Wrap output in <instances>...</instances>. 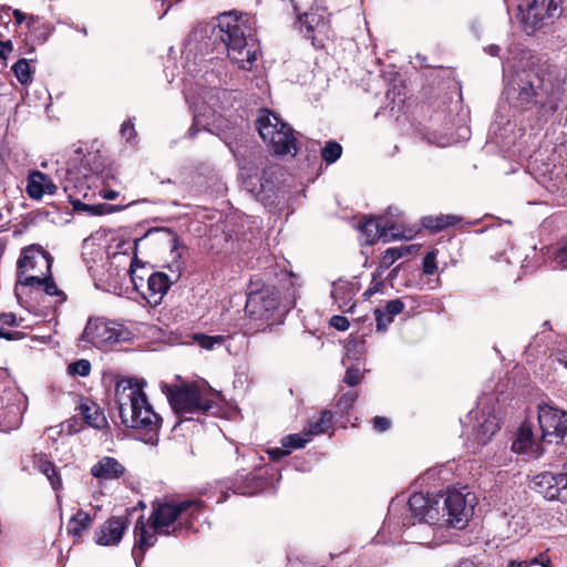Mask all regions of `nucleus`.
Masks as SVG:
<instances>
[{"instance_id": "1", "label": "nucleus", "mask_w": 567, "mask_h": 567, "mask_svg": "<svg viewBox=\"0 0 567 567\" xmlns=\"http://www.w3.org/2000/svg\"><path fill=\"white\" fill-rule=\"evenodd\" d=\"M504 94L518 110L533 107L555 111L564 95V84L551 72H545L528 50H519L513 60L503 62Z\"/></svg>"}, {"instance_id": "2", "label": "nucleus", "mask_w": 567, "mask_h": 567, "mask_svg": "<svg viewBox=\"0 0 567 567\" xmlns=\"http://www.w3.org/2000/svg\"><path fill=\"white\" fill-rule=\"evenodd\" d=\"M146 382L138 379H123L116 383L115 401L122 423L132 429L145 431L150 437L148 443L156 441L162 424L144 391Z\"/></svg>"}, {"instance_id": "3", "label": "nucleus", "mask_w": 567, "mask_h": 567, "mask_svg": "<svg viewBox=\"0 0 567 567\" xmlns=\"http://www.w3.org/2000/svg\"><path fill=\"white\" fill-rule=\"evenodd\" d=\"M203 507L199 499H186L179 503H162L154 506L150 517V533L143 516L138 518L135 525L134 535L136 544L141 549L153 546L156 542V535H177L184 529H188V520L195 516Z\"/></svg>"}, {"instance_id": "4", "label": "nucleus", "mask_w": 567, "mask_h": 567, "mask_svg": "<svg viewBox=\"0 0 567 567\" xmlns=\"http://www.w3.org/2000/svg\"><path fill=\"white\" fill-rule=\"evenodd\" d=\"M219 38L227 48L230 61L239 69L250 71L259 52L249 18L236 12H224L218 17Z\"/></svg>"}, {"instance_id": "5", "label": "nucleus", "mask_w": 567, "mask_h": 567, "mask_svg": "<svg viewBox=\"0 0 567 567\" xmlns=\"http://www.w3.org/2000/svg\"><path fill=\"white\" fill-rule=\"evenodd\" d=\"M220 394L205 384H186L169 388L167 398L178 415L205 413L214 408Z\"/></svg>"}, {"instance_id": "6", "label": "nucleus", "mask_w": 567, "mask_h": 567, "mask_svg": "<svg viewBox=\"0 0 567 567\" xmlns=\"http://www.w3.org/2000/svg\"><path fill=\"white\" fill-rule=\"evenodd\" d=\"M256 127L274 154L293 156L297 153V141L292 128L275 113L268 110L261 111L256 121Z\"/></svg>"}, {"instance_id": "7", "label": "nucleus", "mask_w": 567, "mask_h": 567, "mask_svg": "<svg viewBox=\"0 0 567 567\" xmlns=\"http://www.w3.org/2000/svg\"><path fill=\"white\" fill-rule=\"evenodd\" d=\"M518 12L523 30L532 35L560 16V0H520Z\"/></svg>"}, {"instance_id": "8", "label": "nucleus", "mask_w": 567, "mask_h": 567, "mask_svg": "<svg viewBox=\"0 0 567 567\" xmlns=\"http://www.w3.org/2000/svg\"><path fill=\"white\" fill-rule=\"evenodd\" d=\"M439 499L441 502V523L439 525L457 529L464 528L473 516L474 496L471 493L464 494L457 489H450L445 494L439 495Z\"/></svg>"}, {"instance_id": "9", "label": "nucleus", "mask_w": 567, "mask_h": 567, "mask_svg": "<svg viewBox=\"0 0 567 567\" xmlns=\"http://www.w3.org/2000/svg\"><path fill=\"white\" fill-rule=\"evenodd\" d=\"M130 334L121 323L99 318L89 320L82 333V340L102 349L128 340Z\"/></svg>"}, {"instance_id": "10", "label": "nucleus", "mask_w": 567, "mask_h": 567, "mask_svg": "<svg viewBox=\"0 0 567 567\" xmlns=\"http://www.w3.org/2000/svg\"><path fill=\"white\" fill-rule=\"evenodd\" d=\"M538 423L540 440L547 443H560L565 424H567V412L544 403L538 405Z\"/></svg>"}, {"instance_id": "11", "label": "nucleus", "mask_w": 567, "mask_h": 567, "mask_svg": "<svg viewBox=\"0 0 567 567\" xmlns=\"http://www.w3.org/2000/svg\"><path fill=\"white\" fill-rule=\"evenodd\" d=\"M530 487L548 501L567 503V463L559 473L544 472L533 477Z\"/></svg>"}, {"instance_id": "12", "label": "nucleus", "mask_w": 567, "mask_h": 567, "mask_svg": "<svg viewBox=\"0 0 567 567\" xmlns=\"http://www.w3.org/2000/svg\"><path fill=\"white\" fill-rule=\"evenodd\" d=\"M279 305L278 292L275 288L265 286L251 290L247 296L246 312L255 319H269Z\"/></svg>"}, {"instance_id": "13", "label": "nucleus", "mask_w": 567, "mask_h": 567, "mask_svg": "<svg viewBox=\"0 0 567 567\" xmlns=\"http://www.w3.org/2000/svg\"><path fill=\"white\" fill-rule=\"evenodd\" d=\"M439 496L430 498L422 493H414L410 496L408 505L414 517L420 522L431 525L441 523Z\"/></svg>"}, {"instance_id": "14", "label": "nucleus", "mask_w": 567, "mask_h": 567, "mask_svg": "<svg viewBox=\"0 0 567 567\" xmlns=\"http://www.w3.org/2000/svg\"><path fill=\"white\" fill-rule=\"evenodd\" d=\"M396 208L389 207L384 214V243L391 240H411L415 237L417 229L414 226H405Z\"/></svg>"}, {"instance_id": "15", "label": "nucleus", "mask_w": 567, "mask_h": 567, "mask_svg": "<svg viewBox=\"0 0 567 567\" xmlns=\"http://www.w3.org/2000/svg\"><path fill=\"white\" fill-rule=\"evenodd\" d=\"M301 25L306 28V37L312 40V43H320L329 37L330 27L328 16L323 11L311 10L299 17Z\"/></svg>"}, {"instance_id": "16", "label": "nucleus", "mask_w": 567, "mask_h": 567, "mask_svg": "<svg viewBox=\"0 0 567 567\" xmlns=\"http://www.w3.org/2000/svg\"><path fill=\"white\" fill-rule=\"evenodd\" d=\"M126 528L127 519L125 517H111L95 532V543L101 546L117 545Z\"/></svg>"}, {"instance_id": "17", "label": "nucleus", "mask_w": 567, "mask_h": 567, "mask_svg": "<svg viewBox=\"0 0 567 567\" xmlns=\"http://www.w3.org/2000/svg\"><path fill=\"white\" fill-rule=\"evenodd\" d=\"M18 268L21 271L39 269L38 275L44 276L50 272L51 258L42 249L31 246L23 250L22 256L18 260Z\"/></svg>"}, {"instance_id": "18", "label": "nucleus", "mask_w": 567, "mask_h": 567, "mask_svg": "<svg viewBox=\"0 0 567 567\" xmlns=\"http://www.w3.org/2000/svg\"><path fill=\"white\" fill-rule=\"evenodd\" d=\"M512 451L517 454H526L530 457H537L542 454L540 443L534 437L532 427L523 423L512 444Z\"/></svg>"}, {"instance_id": "19", "label": "nucleus", "mask_w": 567, "mask_h": 567, "mask_svg": "<svg viewBox=\"0 0 567 567\" xmlns=\"http://www.w3.org/2000/svg\"><path fill=\"white\" fill-rule=\"evenodd\" d=\"M172 281L164 272H153L146 280V291L142 295L151 305H158L169 289Z\"/></svg>"}, {"instance_id": "20", "label": "nucleus", "mask_w": 567, "mask_h": 567, "mask_svg": "<svg viewBox=\"0 0 567 567\" xmlns=\"http://www.w3.org/2000/svg\"><path fill=\"white\" fill-rule=\"evenodd\" d=\"M90 472L99 481H113L124 475L125 467L115 457L103 456L91 467Z\"/></svg>"}, {"instance_id": "21", "label": "nucleus", "mask_w": 567, "mask_h": 567, "mask_svg": "<svg viewBox=\"0 0 567 567\" xmlns=\"http://www.w3.org/2000/svg\"><path fill=\"white\" fill-rule=\"evenodd\" d=\"M25 189L31 198L40 199L44 195L55 194L58 187L47 174L33 171L29 174Z\"/></svg>"}, {"instance_id": "22", "label": "nucleus", "mask_w": 567, "mask_h": 567, "mask_svg": "<svg viewBox=\"0 0 567 567\" xmlns=\"http://www.w3.org/2000/svg\"><path fill=\"white\" fill-rule=\"evenodd\" d=\"M477 419V426L475 430V440L477 444L485 445L491 437L499 430V419L494 412L484 411L481 413L475 412Z\"/></svg>"}, {"instance_id": "23", "label": "nucleus", "mask_w": 567, "mask_h": 567, "mask_svg": "<svg viewBox=\"0 0 567 567\" xmlns=\"http://www.w3.org/2000/svg\"><path fill=\"white\" fill-rule=\"evenodd\" d=\"M19 282L23 286L33 288L37 291H44L48 296L58 297V302H63L65 300L64 292L58 288L51 277H47L45 275H31L24 280L19 279Z\"/></svg>"}, {"instance_id": "24", "label": "nucleus", "mask_w": 567, "mask_h": 567, "mask_svg": "<svg viewBox=\"0 0 567 567\" xmlns=\"http://www.w3.org/2000/svg\"><path fill=\"white\" fill-rule=\"evenodd\" d=\"M355 293V286L350 281L339 280L332 285L331 296L342 311H350L353 308Z\"/></svg>"}, {"instance_id": "25", "label": "nucleus", "mask_w": 567, "mask_h": 567, "mask_svg": "<svg viewBox=\"0 0 567 567\" xmlns=\"http://www.w3.org/2000/svg\"><path fill=\"white\" fill-rule=\"evenodd\" d=\"M404 302L400 299L390 300L384 308L374 309V318L377 321V330L384 331L392 323L393 318L404 310Z\"/></svg>"}, {"instance_id": "26", "label": "nucleus", "mask_w": 567, "mask_h": 567, "mask_svg": "<svg viewBox=\"0 0 567 567\" xmlns=\"http://www.w3.org/2000/svg\"><path fill=\"white\" fill-rule=\"evenodd\" d=\"M384 215L377 218L367 220L361 226V233L364 236L365 245H373L377 240L382 239L384 241Z\"/></svg>"}, {"instance_id": "27", "label": "nucleus", "mask_w": 567, "mask_h": 567, "mask_svg": "<svg viewBox=\"0 0 567 567\" xmlns=\"http://www.w3.org/2000/svg\"><path fill=\"white\" fill-rule=\"evenodd\" d=\"M235 492L243 495H252L265 486V480L252 474L238 475Z\"/></svg>"}, {"instance_id": "28", "label": "nucleus", "mask_w": 567, "mask_h": 567, "mask_svg": "<svg viewBox=\"0 0 567 567\" xmlns=\"http://www.w3.org/2000/svg\"><path fill=\"white\" fill-rule=\"evenodd\" d=\"M34 467L45 475L54 491H59L62 487V481L59 476L55 466L43 456H35L33 461Z\"/></svg>"}, {"instance_id": "29", "label": "nucleus", "mask_w": 567, "mask_h": 567, "mask_svg": "<svg viewBox=\"0 0 567 567\" xmlns=\"http://www.w3.org/2000/svg\"><path fill=\"white\" fill-rule=\"evenodd\" d=\"M68 196H69L70 203L72 204L74 210H83V212L89 213L90 215L101 216V215H106V214H111L113 212L118 210L117 206H114V205H110V204H105V203L90 205V204L82 203L80 198H76L71 194H69Z\"/></svg>"}, {"instance_id": "30", "label": "nucleus", "mask_w": 567, "mask_h": 567, "mask_svg": "<svg viewBox=\"0 0 567 567\" xmlns=\"http://www.w3.org/2000/svg\"><path fill=\"white\" fill-rule=\"evenodd\" d=\"M92 518L89 513L79 509L68 524V532L73 537L80 538L82 534L90 528Z\"/></svg>"}, {"instance_id": "31", "label": "nucleus", "mask_w": 567, "mask_h": 567, "mask_svg": "<svg viewBox=\"0 0 567 567\" xmlns=\"http://www.w3.org/2000/svg\"><path fill=\"white\" fill-rule=\"evenodd\" d=\"M82 415L87 422L89 425L95 429H103L106 426L107 421L103 412L100 410V408L94 404H82L81 405Z\"/></svg>"}, {"instance_id": "32", "label": "nucleus", "mask_w": 567, "mask_h": 567, "mask_svg": "<svg viewBox=\"0 0 567 567\" xmlns=\"http://www.w3.org/2000/svg\"><path fill=\"white\" fill-rule=\"evenodd\" d=\"M190 107L194 112V123L188 131L189 136H194L200 128H206L207 125L210 124L208 121L210 110L208 107H204V105H199L195 101H190Z\"/></svg>"}, {"instance_id": "33", "label": "nucleus", "mask_w": 567, "mask_h": 567, "mask_svg": "<svg viewBox=\"0 0 567 567\" xmlns=\"http://www.w3.org/2000/svg\"><path fill=\"white\" fill-rule=\"evenodd\" d=\"M332 426V413L330 411H322L317 419L309 421L307 429L310 436L326 433Z\"/></svg>"}, {"instance_id": "34", "label": "nucleus", "mask_w": 567, "mask_h": 567, "mask_svg": "<svg viewBox=\"0 0 567 567\" xmlns=\"http://www.w3.org/2000/svg\"><path fill=\"white\" fill-rule=\"evenodd\" d=\"M456 220V217L451 215L427 216L423 218L422 224L425 228L437 231L450 225L455 224Z\"/></svg>"}, {"instance_id": "35", "label": "nucleus", "mask_w": 567, "mask_h": 567, "mask_svg": "<svg viewBox=\"0 0 567 567\" xmlns=\"http://www.w3.org/2000/svg\"><path fill=\"white\" fill-rule=\"evenodd\" d=\"M310 434L308 433L307 430H305L301 433L286 435L285 437H282L281 444L285 449L289 451L290 449L303 447L308 442H310Z\"/></svg>"}, {"instance_id": "36", "label": "nucleus", "mask_w": 567, "mask_h": 567, "mask_svg": "<svg viewBox=\"0 0 567 567\" xmlns=\"http://www.w3.org/2000/svg\"><path fill=\"white\" fill-rule=\"evenodd\" d=\"M341 154V145L333 141L328 142L321 151V156L323 161L328 164L334 163L337 159L340 158Z\"/></svg>"}, {"instance_id": "37", "label": "nucleus", "mask_w": 567, "mask_h": 567, "mask_svg": "<svg viewBox=\"0 0 567 567\" xmlns=\"http://www.w3.org/2000/svg\"><path fill=\"white\" fill-rule=\"evenodd\" d=\"M193 340L203 349L212 350L216 344H223L225 338L223 336H206L202 333H195Z\"/></svg>"}, {"instance_id": "38", "label": "nucleus", "mask_w": 567, "mask_h": 567, "mask_svg": "<svg viewBox=\"0 0 567 567\" xmlns=\"http://www.w3.org/2000/svg\"><path fill=\"white\" fill-rule=\"evenodd\" d=\"M12 70L21 84H27L31 81L30 65L25 59L17 61L13 64Z\"/></svg>"}, {"instance_id": "39", "label": "nucleus", "mask_w": 567, "mask_h": 567, "mask_svg": "<svg viewBox=\"0 0 567 567\" xmlns=\"http://www.w3.org/2000/svg\"><path fill=\"white\" fill-rule=\"evenodd\" d=\"M398 259H400V254L396 248H389L381 257L378 269L384 271L385 269L390 268Z\"/></svg>"}, {"instance_id": "40", "label": "nucleus", "mask_w": 567, "mask_h": 567, "mask_svg": "<svg viewBox=\"0 0 567 567\" xmlns=\"http://www.w3.org/2000/svg\"><path fill=\"white\" fill-rule=\"evenodd\" d=\"M69 372L81 377H86L91 372V363L89 360L80 359L69 365Z\"/></svg>"}, {"instance_id": "41", "label": "nucleus", "mask_w": 567, "mask_h": 567, "mask_svg": "<svg viewBox=\"0 0 567 567\" xmlns=\"http://www.w3.org/2000/svg\"><path fill=\"white\" fill-rule=\"evenodd\" d=\"M383 287H384L383 271L378 269L373 274L370 287L365 290L364 295L365 296H372V295H374L377 292H381Z\"/></svg>"}, {"instance_id": "42", "label": "nucleus", "mask_w": 567, "mask_h": 567, "mask_svg": "<svg viewBox=\"0 0 567 567\" xmlns=\"http://www.w3.org/2000/svg\"><path fill=\"white\" fill-rule=\"evenodd\" d=\"M364 377V372L360 371L359 368H348L343 378V382L349 386L358 385Z\"/></svg>"}, {"instance_id": "43", "label": "nucleus", "mask_w": 567, "mask_h": 567, "mask_svg": "<svg viewBox=\"0 0 567 567\" xmlns=\"http://www.w3.org/2000/svg\"><path fill=\"white\" fill-rule=\"evenodd\" d=\"M358 399V394L354 391L343 393L338 400V408L344 412L349 411Z\"/></svg>"}, {"instance_id": "44", "label": "nucleus", "mask_w": 567, "mask_h": 567, "mask_svg": "<svg viewBox=\"0 0 567 567\" xmlns=\"http://www.w3.org/2000/svg\"><path fill=\"white\" fill-rule=\"evenodd\" d=\"M436 255L435 251L432 250L427 252L423 259V272L425 275H433L436 271Z\"/></svg>"}, {"instance_id": "45", "label": "nucleus", "mask_w": 567, "mask_h": 567, "mask_svg": "<svg viewBox=\"0 0 567 567\" xmlns=\"http://www.w3.org/2000/svg\"><path fill=\"white\" fill-rule=\"evenodd\" d=\"M554 261L563 269H567V244L557 250L554 257Z\"/></svg>"}, {"instance_id": "46", "label": "nucleus", "mask_w": 567, "mask_h": 567, "mask_svg": "<svg viewBox=\"0 0 567 567\" xmlns=\"http://www.w3.org/2000/svg\"><path fill=\"white\" fill-rule=\"evenodd\" d=\"M330 322L333 328L340 331H346L349 328V321L343 316H333Z\"/></svg>"}, {"instance_id": "47", "label": "nucleus", "mask_w": 567, "mask_h": 567, "mask_svg": "<svg viewBox=\"0 0 567 567\" xmlns=\"http://www.w3.org/2000/svg\"><path fill=\"white\" fill-rule=\"evenodd\" d=\"M121 134L126 141L132 140L135 136V127L131 121H126L121 126Z\"/></svg>"}, {"instance_id": "48", "label": "nucleus", "mask_w": 567, "mask_h": 567, "mask_svg": "<svg viewBox=\"0 0 567 567\" xmlns=\"http://www.w3.org/2000/svg\"><path fill=\"white\" fill-rule=\"evenodd\" d=\"M391 422L384 416H375L373 419V426L379 432H384L390 429Z\"/></svg>"}, {"instance_id": "49", "label": "nucleus", "mask_w": 567, "mask_h": 567, "mask_svg": "<svg viewBox=\"0 0 567 567\" xmlns=\"http://www.w3.org/2000/svg\"><path fill=\"white\" fill-rule=\"evenodd\" d=\"M131 280L135 290H141L144 286V277L137 276L135 270L133 269V265H131Z\"/></svg>"}, {"instance_id": "50", "label": "nucleus", "mask_w": 567, "mask_h": 567, "mask_svg": "<svg viewBox=\"0 0 567 567\" xmlns=\"http://www.w3.org/2000/svg\"><path fill=\"white\" fill-rule=\"evenodd\" d=\"M0 322L6 326H17V317L14 313H1L0 315Z\"/></svg>"}, {"instance_id": "51", "label": "nucleus", "mask_w": 567, "mask_h": 567, "mask_svg": "<svg viewBox=\"0 0 567 567\" xmlns=\"http://www.w3.org/2000/svg\"><path fill=\"white\" fill-rule=\"evenodd\" d=\"M289 453L288 450H284V449H280V447H274V449H269L268 450V454L269 456L274 460V461H278L280 460L281 457H284L285 455H287Z\"/></svg>"}, {"instance_id": "52", "label": "nucleus", "mask_w": 567, "mask_h": 567, "mask_svg": "<svg viewBox=\"0 0 567 567\" xmlns=\"http://www.w3.org/2000/svg\"><path fill=\"white\" fill-rule=\"evenodd\" d=\"M0 338H4L7 340H20L23 338V333L19 331H3L0 329Z\"/></svg>"}, {"instance_id": "53", "label": "nucleus", "mask_w": 567, "mask_h": 567, "mask_svg": "<svg viewBox=\"0 0 567 567\" xmlns=\"http://www.w3.org/2000/svg\"><path fill=\"white\" fill-rule=\"evenodd\" d=\"M484 51L492 56H496L499 54L501 48L496 44H491L486 47Z\"/></svg>"}, {"instance_id": "54", "label": "nucleus", "mask_w": 567, "mask_h": 567, "mask_svg": "<svg viewBox=\"0 0 567 567\" xmlns=\"http://www.w3.org/2000/svg\"><path fill=\"white\" fill-rule=\"evenodd\" d=\"M118 193L112 189L101 192V196L104 199L113 200L117 197Z\"/></svg>"}, {"instance_id": "55", "label": "nucleus", "mask_w": 567, "mask_h": 567, "mask_svg": "<svg viewBox=\"0 0 567 567\" xmlns=\"http://www.w3.org/2000/svg\"><path fill=\"white\" fill-rule=\"evenodd\" d=\"M13 16L18 23H22L25 19L24 13H22L20 10H14Z\"/></svg>"}, {"instance_id": "56", "label": "nucleus", "mask_w": 567, "mask_h": 567, "mask_svg": "<svg viewBox=\"0 0 567 567\" xmlns=\"http://www.w3.org/2000/svg\"><path fill=\"white\" fill-rule=\"evenodd\" d=\"M396 250L400 254V258H402L403 256L408 255L411 251V247H400L396 248Z\"/></svg>"}, {"instance_id": "57", "label": "nucleus", "mask_w": 567, "mask_h": 567, "mask_svg": "<svg viewBox=\"0 0 567 567\" xmlns=\"http://www.w3.org/2000/svg\"><path fill=\"white\" fill-rule=\"evenodd\" d=\"M565 426H566V427H564V429H565V431H564V433L561 434V441H560V443H564V444H566V445H567V423L565 424Z\"/></svg>"}, {"instance_id": "58", "label": "nucleus", "mask_w": 567, "mask_h": 567, "mask_svg": "<svg viewBox=\"0 0 567 567\" xmlns=\"http://www.w3.org/2000/svg\"><path fill=\"white\" fill-rule=\"evenodd\" d=\"M561 363H564L565 368H567V357L564 360H560Z\"/></svg>"}, {"instance_id": "59", "label": "nucleus", "mask_w": 567, "mask_h": 567, "mask_svg": "<svg viewBox=\"0 0 567 567\" xmlns=\"http://www.w3.org/2000/svg\"><path fill=\"white\" fill-rule=\"evenodd\" d=\"M384 319H388V312L384 310Z\"/></svg>"}]
</instances>
